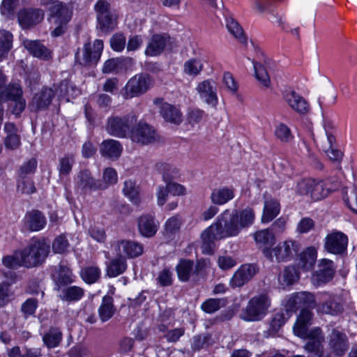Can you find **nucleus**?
I'll use <instances>...</instances> for the list:
<instances>
[{"instance_id":"1","label":"nucleus","mask_w":357,"mask_h":357,"mask_svg":"<svg viewBox=\"0 0 357 357\" xmlns=\"http://www.w3.org/2000/svg\"><path fill=\"white\" fill-rule=\"evenodd\" d=\"M255 220V211L250 207L235 210L232 213L225 210L218 216L214 223L202 233V252L212 254L215 248V241L238 236L243 229L252 225Z\"/></svg>"},{"instance_id":"2","label":"nucleus","mask_w":357,"mask_h":357,"mask_svg":"<svg viewBox=\"0 0 357 357\" xmlns=\"http://www.w3.org/2000/svg\"><path fill=\"white\" fill-rule=\"evenodd\" d=\"M50 252V246L45 238H32L27 246L20 250L23 267L31 268L41 265Z\"/></svg>"},{"instance_id":"3","label":"nucleus","mask_w":357,"mask_h":357,"mask_svg":"<svg viewBox=\"0 0 357 357\" xmlns=\"http://www.w3.org/2000/svg\"><path fill=\"white\" fill-rule=\"evenodd\" d=\"M137 120V117L132 112L123 116L112 115L107 119L106 130L109 135L115 137H130Z\"/></svg>"},{"instance_id":"4","label":"nucleus","mask_w":357,"mask_h":357,"mask_svg":"<svg viewBox=\"0 0 357 357\" xmlns=\"http://www.w3.org/2000/svg\"><path fill=\"white\" fill-rule=\"evenodd\" d=\"M271 300L267 294H261L252 297L243 310L240 317L246 321H258L267 314Z\"/></svg>"},{"instance_id":"5","label":"nucleus","mask_w":357,"mask_h":357,"mask_svg":"<svg viewBox=\"0 0 357 357\" xmlns=\"http://www.w3.org/2000/svg\"><path fill=\"white\" fill-rule=\"evenodd\" d=\"M300 250V244L292 240L280 243L273 249L264 248L263 254L268 260L273 261V257L278 262H287L291 261L297 255Z\"/></svg>"},{"instance_id":"6","label":"nucleus","mask_w":357,"mask_h":357,"mask_svg":"<svg viewBox=\"0 0 357 357\" xmlns=\"http://www.w3.org/2000/svg\"><path fill=\"white\" fill-rule=\"evenodd\" d=\"M50 21L54 26L52 36L57 37L64 33L67 29V24L71 19L72 12L67 6L58 2L50 8Z\"/></svg>"},{"instance_id":"7","label":"nucleus","mask_w":357,"mask_h":357,"mask_svg":"<svg viewBox=\"0 0 357 357\" xmlns=\"http://www.w3.org/2000/svg\"><path fill=\"white\" fill-rule=\"evenodd\" d=\"M153 84L154 81L149 74H137L126 85V98L138 97L149 91Z\"/></svg>"},{"instance_id":"8","label":"nucleus","mask_w":357,"mask_h":357,"mask_svg":"<svg viewBox=\"0 0 357 357\" xmlns=\"http://www.w3.org/2000/svg\"><path fill=\"white\" fill-rule=\"evenodd\" d=\"M74 185L75 189L81 194L105 190V187L100 183V180L95 178L87 169H82L76 174L74 178Z\"/></svg>"},{"instance_id":"9","label":"nucleus","mask_w":357,"mask_h":357,"mask_svg":"<svg viewBox=\"0 0 357 357\" xmlns=\"http://www.w3.org/2000/svg\"><path fill=\"white\" fill-rule=\"evenodd\" d=\"M315 296L308 291H299L291 294L285 303V310L290 312H295L298 310H312L316 308Z\"/></svg>"},{"instance_id":"10","label":"nucleus","mask_w":357,"mask_h":357,"mask_svg":"<svg viewBox=\"0 0 357 357\" xmlns=\"http://www.w3.org/2000/svg\"><path fill=\"white\" fill-rule=\"evenodd\" d=\"M330 352L335 356H343L349 348L347 335L337 328L333 327L327 337Z\"/></svg>"},{"instance_id":"11","label":"nucleus","mask_w":357,"mask_h":357,"mask_svg":"<svg viewBox=\"0 0 357 357\" xmlns=\"http://www.w3.org/2000/svg\"><path fill=\"white\" fill-rule=\"evenodd\" d=\"M130 138L132 142L140 145H148L153 144L158 139L156 130L150 125L139 122L134 126Z\"/></svg>"},{"instance_id":"12","label":"nucleus","mask_w":357,"mask_h":357,"mask_svg":"<svg viewBox=\"0 0 357 357\" xmlns=\"http://www.w3.org/2000/svg\"><path fill=\"white\" fill-rule=\"evenodd\" d=\"M321 296V301L316 307L319 314L337 316L343 312V303L339 296L327 294H324Z\"/></svg>"},{"instance_id":"13","label":"nucleus","mask_w":357,"mask_h":357,"mask_svg":"<svg viewBox=\"0 0 357 357\" xmlns=\"http://www.w3.org/2000/svg\"><path fill=\"white\" fill-rule=\"evenodd\" d=\"M347 245L348 237L342 231H333L325 238V250L333 255H343L347 251Z\"/></svg>"},{"instance_id":"14","label":"nucleus","mask_w":357,"mask_h":357,"mask_svg":"<svg viewBox=\"0 0 357 357\" xmlns=\"http://www.w3.org/2000/svg\"><path fill=\"white\" fill-rule=\"evenodd\" d=\"M305 338L307 339L304 347L307 351L314 354L317 357H331L328 354L324 351V336L320 328H315L310 331Z\"/></svg>"},{"instance_id":"15","label":"nucleus","mask_w":357,"mask_h":357,"mask_svg":"<svg viewBox=\"0 0 357 357\" xmlns=\"http://www.w3.org/2000/svg\"><path fill=\"white\" fill-rule=\"evenodd\" d=\"M259 272V266L256 264H245L241 265L234 273L229 281L232 288L241 287Z\"/></svg>"},{"instance_id":"16","label":"nucleus","mask_w":357,"mask_h":357,"mask_svg":"<svg viewBox=\"0 0 357 357\" xmlns=\"http://www.w3.org/2000/svg\"><path fill=\"white\" fill-rule=\"evenodd\" d=\"M17 17L20 26L23 29H28L43 20L44 12L40 8H24L18 11Z\"/></svg>"},{"instance_id":"17","label":"nucleus","mask_w":357,"mask_h":357,"mask_svg":"<svg viewBox=\"0 0 357 357\" xmlns=\"http://www.w3.org/2000/svg\"><path fill=\"white\" fill-rule=\"evenodd\" d=\"M103 47V41L100 39L95 40L93 45L91 43H85L79 63L83 66L96 65L101 56Z\"/></svg>"},{"instance_id":"18","label":"nucleus","mask_w":357,"mask_h":357,"mask_svg":"<svg viewBox=\"0 0 357 357\" xmlns=\"http://www.w3.org/2000/svg\"><path fill=\"white\" fill-rule=\"evenodd\" d=\"M54 96V91L52 89L46 86L43 87L40 91L33 95L29 105L30 110L38 112L47 109L52 103Z\"/></svg>"},{"instance_id":"19","label":"nucleus","mask_w":357,"mask_h":357,"mask_svg":"<svg viewBox=\"0 0 357 357\" xmlns=\"http://www.w3.org/2000/svg\"><path fill=\"white\" fill-rule=\"evenodd\" d=\"M153 102L159 107V112L166 121L175 125L181 123L183 115L178 107L167 102H164L161 98L155 99Z\"/></svg>"},{"instance_id":"20","label":"nucleus","mask_w":357,"mask_h":357,"mask_svg":"<svg viewBox=\"0 0 357 357\" xmlns=\"http://www.w3.org/2000/svg\"><path fill=\"white\" fill-rule=\"evenodd\" d=\"M196 90L200 98L207 105L215 107L218 102L217 89L214 82L206 79L198 84Z\"/></svg>"},{"instance_id":"21","label":"nucleus","mask_w":357,"mask_h":357,"mask_svg":"<svg viewBox=\"0 0 357 357\" xmlns=\"http://www.w3.org/2000/svg\"><path fill=\"white\" fill-rule=\"evenodd\" d=\"M312 310L303 309L301 310L293 328L294 334L301 338L305 337L309 333L308 328L312 323Z\"/></svg>"},{"instance_id":"22","label":"nucleus","mask_w":357,"mask_h":357,"mask_svg":"<svg viewBox=\"0 0 357 357\" xmlns=\"http://www.w3.org/2000/svg\"><path fill=\"white\" fill-rule=\"evenodd\" d=\"M3 131L6 134L4 137L6 149L10 150L18 149L21 144V137L16 125L12 122H6L4 124Z\"/></svg>"},{"instance_id":"23","label":"nucleus","mask_w":357,"mask_h":357,"mask_svg":"<svg viewBox=\"0 0 357 357\" xmlns=\"http://www.w3.org/2000/svg\"><path fill=\"white\" fill-rule=\"evenodd\" d=\"M158 222L150 214L141 215L138 219V229L140 234L146 238H151L157 233Z\"/></svg>"},{"instance_id":"24","label":"nucleus","mask_w":357,"mask_h":357,"mask_svg":"<svg viewBox=\"0 0 357 357\" xmlns=\"http://www.w3.org/2000/svg\"><path fill=\"white\" fill-rule=\"evenodd\" d=\"M24 47L33 56L48 61L52 58L51 51L40 40H24Z\"/></svg>"},{"instance_id":"25","label":"nucleus","mask_w":357,"mask_h":357,"mask_svg":"<svg viewBox=\"0 0 357 357\" xmlns=\"http://www.w3.org/2000/svg\"><path fill=\"white\" fill-rule=\"evenodd\" d=\"M22 89L18 83H10L3 89L2 91V96L0 97V125L2 123L3 116V107L1 105V102L3 101L16 99L22 96ZM1 151L2 146L0 144V153H1Z\"/></svg>"},{"instance_id":"26","label":"nucleus","mask_w":357,"mask_h":357,"mask_svg":"<svg viewBox=\"0 0 357 357\" xmlns=\"http://www.w3.org/2000/svg\"><path fill=\"white\" fill-rule=\"evenodd\" d=\"M116 248L119 253L122 256L126 255L128 258H135L143 253V245L139 243L123 240L117 241Z\"/></svg>"},{"instance_id":"27","label":"nucleus","mask_w":357,"mask_h":357,"mask_svg":"<svg viewBox=\"0 0 357 357\" xmlns=\"http://www.w3.org/2000/svg\"><path fill=\"white\" fill-rule=\"evenodd\" d=\"M123 147L121 144L115 139L104 140L100 147V152L103 157L112 160H117L121 155Z\"/></svg>"},{"instance_id":"28","label":"nucleus","mask_w":357,"mask_h":357,"mask_svg":"<svg viewBox=\"0 0 357 357\" xmlns=\"http://www.w3.org/2000/svg\"><path fill=\"white\" fill-rule=\"evenodd\" d=\"M169 40L170 37L167 35H153L146 49V54L151 56H155L160 54L165 50Z\"/></svg>"},{"instance_id":"29","label":"nucleus","mask_w":357,"mask_h":357,"mask_svg":"<svg viewBox=\"0 0 357 357\" xmlns=\"http://www.w3.org/2000/svg\"><path fill=\"white\" fill-rule=\"evenodd\" d=\"M284 99L288 105L299 114H305L309 110L307 102L294 91L287 93Z\"/></svg>"},{"instance_id":"30","label":"nucleus","mask_w":357,"mask_h":357,"mask_svg":"<svg viewBox=\"0 0 357 357\" xmlns=\"http://www.w3.org/2000/svg\"><path fill=\"white\" fill-rule=\"evenodd\" d=\"M25 223L32 231H38L43 229L46 225L45 215L38 210H32L26 213Z\"/></svg>"},{"instance_id":"31","label":"nucleus","mask_w":357,"mask_h":357,"mask_svg":"<svg viewBox=\"0 0 357 357\" xmlns=\"http://www.w3.org/2000/svg\"><path fill=\"white\" fill-rule=\"evenodd\" d=\"M280 211V204L276 199L265 196L261 222L268 223L272 221Z\"/></svg>"},{"instance_id":"32","label":"nucleus","mask_w":357,"mask_h":357,"mask_svg":"<svg viewBox=\"0 0 357 357\" xmlns=\"http://www.w3.org/2000/svg\"><path fill=\"white\" fill-rule=\"evenodd\" d=\"M126 258L118 252L117 257L112 259L106 265V274L109 278H115L123 274L127 269Z\"/></svg>"},{"instance_id":"33","label":"nucleus","mask_w":357,"mask_h":357,"mask_svg":"<svg viewBox=\"0 0 357 357\" xmlns=\"http://www.w3.org/2000/svg\"><path fill=\"white\" fill-rule=\"evenodd\" d=\"M335 274L333 261L323 259L319 264V270L316 272L315 277L320 283H326L330 281Z\"/></svg>"},{"instance_id":"34","label":"nucleus","mask_w":357,"mask_h":357,"mask_svg":"<svg viewBox=\"0 0 357 357\" xmlns=\"http://www.w3.org/2000/svg\"><path fill=\"white\" fill-rule=\"evenodd\" d=\"M54 93L60 98H66L68 101L70 98H74L79 93L78 89L70 80L63 79L59 84L54 85Z\"/></svg>"},{"instance_id":"35","label":"nucleus","mask_w":357,"mask_h":357,"mask_svg":"<svg viewBox=\"0 0 357 357\" xmlns=\"http://www.w3.org/2000/svg\"><path fill=\"white\" fill-rule=\"evenodd\" d=\"M234 197V189L232 187L215 188L211 194V202L217 205H222Z\"/></svg>"},{"instance_id":"36","label":"nucleus","mask_w":357,"mask_h":357,"mask_svg":"<svg viewBox=\"0 0 357 357\" xmlns=\"http://www.w3.org/2000/svg\"><path fill=\"white\" fill-rule=\"evenodd\" d=\"M334 189L331 186L328 180L313 179L310 197L314 201L321 199L326 197Z\"/></svg>"},{"instance_id":"37","label":"nucleus","mask_w":357,"mask_h":357,"mask_svg":"<svg viewBox=\"0 0 357 357\" xmlns=\"http://www.w3.org/2000/svg\"><path fill=\"white\" fill-rule=\"evenodd\" d=\"M317 251L314 247H308L299 255L298 265L304 271H307L314 266Z\"/></svg>"},{"instance_id":"38","label":"nucleus","mask_w":357,"mask_h":357,"mask_svg":"<svg viewBox=\"0 0 357 357\" xmlns=\"http://www.w3.org/2000/svg\"><path fill=\"white\" fill-rule=\"evenodd\" d=\"M75 164V155L73 153H66L58 160L57 170L60 178L68 176Z\"/></svg>"},{"instance_id":"39","label":"nucleus","mask_w":357,"mask_h":357,"mask_svg":"<svg viewBox=\"0 0 357 357\" xmlns=\"http://www.w3.org/2000/svg\"><path fill=\"white\" fill-rule=\"evenodd\" d=\"M116 308L114 305V299L109 295L104 296L102 303L98 309L99 317L102 322H105L110 319L114 312Z\"/></svg>"},{"instance_id":"40","label":"nucleus","mask_w":357,"mask_h":357,"mask_svg":"<svg viewBox=\"0 0 357 357\" xmlns=\"http://www.w3.org/2000/svg\"><path fill=\"white\" fill-rule=\"evenodd\" d=\"M300 278V273L295 266L290 265L284 268L282 273L279 275L278 280L283 287L291 286L296 282Z\"/></svg>"},{"instance_id":"41","label":"nucleus","mask_w":357,"mask_h":357,"mask_svg":"<svg viewBox=\"0 0 357 357\" xmlns=\"http://www.w3.org/2000/svg\"><path fill=\"white\" fill-rule=\"evenodd\" d=\"M178 278L181 282L189 281L194 273V262L190 259H181L176 266Z\"/></svg>"},{"instance_id":"42","label":"nucleus","mask_w":357,"mask_h":357,"mask_svg":"<svg viewBox=\"0 0 357 357\" xmlns=\"http://www.w3.org/2000/svg\"><path fill=\"white\" fill-rule=\"evenodd\" d=\"M63 339V333L60 328L51 327L43 335V342L48 349H53L58 347Z\"/></svg>"},{"instance_id":"43","label":"nucleus","mask_w":357,"mask_h":357,"mask_svg":"<svg viewBox=\"0 0 357 357\" xmlns=\"http://www.w3.org/2000/svg\"><path fill=\"white\" fill-rule=\"evenodd\" d=\"M74 275L72 271L66 266H60L57 275L54 278L55 289L59 290L61 287L68 285L74 282Z\"/></svg>"},{"instance_id":"44","label":"nucleus","mask_w":357,"mask_h":357,"mask_svg":"<svg viewBox=\"0 0 357 357\" xmlns=\"http://www.w3.org/2000/svg\"><path fill=\"white\" fill-rule=\"evenodd\" d=\"M13 34L5 29L0 30V61L7 57L13 47Z\"/></svg>"},{"instance_id":"45","label":"nucleus","mask_w":357,"mask_h":357,"mask_svg":"<svg viewBox=\"0 0 357 357\" xmlns=\"http://www.w3.org/2000/svg\"><path fill=\"white\" fill-rule=\"evenodd\" d=\"M227 304V299L220 298H208L201 305V309L207 314H213L220 308L224 307Z\"/></svg>"},{"instance_id":"46","label":"nucleus","mask_w":357,"mask_h":357,"mask_svg":"<svg viewBox=\"0 0 357 357\" xmlns=\"http://www.w3.org/2000/svg\"><path fill=\"white\" fill-rule=\"evenodd\" d=\"M255 240L259 246H264V248H270L275 243L274 234L269 229L257 231L254 234Z\"/></svg>"},{"instance_id":"47","label":"nucleus","mask_w":357,"mask_h":357,"mask_svg":"<svg viewBox=\"0 0 357 357\" xmlns=\"http://www.w3.org/2000/svg\"><path fill=\"white\" fill-rule=\"evenodd\" d=\"M123 192L134 204L140 203L139 187L134 181L127 180L124 182Z\"/></svg>"},{"instance_id":"48","label":"nucleus","mask_w":357,"mask_h":357,"mask_svg":"<svg viewBox=\"0 0 357 357\" xmlns=\"http://www.w3.org/2000/svg\"><path fill=\"white\" fill-rule=\"evenodd\" d=\"M101 271L97 266H87L81 269L80 276L87 284H93L100 278Z\"/></svg>"},{"instance_id":"49","label":"nucleus","mask_w":357,"mask_h":357,"mask_svg":"<svg viewBox=\"0 0 357 357\" xmlns=\"http://www.w3.org/2000/svg\"><path fill=\"white\" fill-rule=\"evenodd\" d=\"M100 29L103 31L113 30L116 24V16L112 11L97 17Z\"/></svg>"},{"instance_id":"50","label":"nucleus","mask_w":357,"mask_h":357,"mask_svg":"<svg viewBox=\"0 0 357 357\" xmlns=\"http://www.w3.org/2000/svg\"><path fill=\"white\" fill-rule=\"evenodd\" d=\"M226 27L229 32L238 39L240 42L244 43L245 41L242 27L232 17H226Z\"/></svg>"},{"instance_id":"51","label":"nucleus","mask_w":357,"mask_h":357,"mask_svg":"<svg viewBox=\"0 0 357 357\" xmlns=\"http://www.w3.org/2000/svg\"><path fill=\"white\" fill-rule=\"evenodd\" d=\"M61 298L67 301H76L80 300L84 294V290L77 286H71L64 289Z\"/></svg>"},{"instance_id":"52","label":"nucleus","mask_w":357,"mask_h":357,"mask_svg":"<svg viewBox=\"0 0 357 357\" xmlns=\"http://www.w3.org/2000/svg\"><path fill=\"white\" fill-rule=\"evenodd\" d=\"M203 66L201 60L190 59L184 63L183 72L188 75L195 77L203 70Z\"/></svg>"},{"instance_id":"53","label":"nucleus","mask_w":357,"mask_h":357,"mask_svg":"<svg viewBox=\"0 0 357 357\" xmlns=\"http://www.w3.org/2000/svg\"><path fill=\"white\" fill-rule=\"evenodd\" d=\"M253 65L256 79L262 86L268 88L271 84V80L265 67L262 64L254 61Z\"/></svg>"},{"instance_id":"54","label":"nucleus","mask_w":357,"mask_h":357,"mask_svg":"<svg viewBox=\"0 0 357 357\" xmlns=\"http://www.w3.org/2000/svg\"><path fill=\"white\" fill-rule=\"evenodd\" d=\"M17 190L21 193L26 195H31L36 192L34 182L29 177H17Z\"/></svg>"},{"instance_id":"55","label":"nucleus","mask_w":357,"mask_h":357,"mask_svg":"<svg viewBox=\"0 0 357 357\" xmlns=\"http://www.w3.org/2000/svg\"><path fill=\"white\" fill-rule=\"evenodd\" d=\"M289 312V311L286 310L285 313L280 312L275 314L271 321L270 330L273 333L278 332L291 316Z\"/></svg>"},{"instance_id":"56","label":"nucleus","mask_w":357,"mask_h":357,"mask_svg":"<svg viewBox=\"0 0 357 357\" xmlns=\"http://www.w3.org/2000/svg\"><path fill=\"white\" fill-rule=\"evenodd\" d=\"M211 335L210 334H202L194 336L192 339L191 348L193 351H199L210 345Z\"/></svg>"},{"instance_id":"57","label":"nucleus","mask_w":357,"mask_h":357,"mask_svg":"<svg viewBox=\"0 0 357 357\" xmlns=\"http://www.w3.org/2000/svg\"><path fill=\"white\" fill-rule=\"evenodd\" d=\"M37 167V160L31 158L22 165L17 172V177H29V175L34 174Z\"/></svg>"},{"instance_id":"58","label":"nucleus","mask_w":357,"mask_h":357,"mask_svg":"<svg viewBox=\"0 0 357 357\" xmlns=\"http://www.w3.org/2000/svg\"><path fill=\"white\" fill-rule=\"evenodd\" d=\"M206 114L205 112L199 108H189L186 114V119L189 124L195 126L202 121Z\"/></svg>"},{"instance_id":"59","label":"nucleus","mask_w":357,"mask_h":357,"mask_svg":"<svg viewBox=\"0 0 357 357\" xmlns=\"http://www.w3.org/2000/svg\"><path fill=\"white\" fill-rule=\"evenodd\" d=\"M8 110L16 116H20L26 107V100L23 96L8 100Z\"/></svg>"},{"instance_id":"60","label":"nucleus","mask_w":357,"mask_h":357,"mask_svg":"<svg viewBox=\"0 0 357 357\" xmlns=\"http://www.w3.org/2000/svg\"><path fill=\"white\" fill-rule=\"evenodd\" d=\"M38 300L34 298L26 299L21 305V312L25 319L35 314L38 307Z\"/></svg>"},{"instance_id":"61","label":"nucleus","mask_w":357,"mask_h":357,"mask_svg":"<svg viewBox=\"0 0 357 357\" xmlns=\"http://www.w3.org/2000/svg\"><path fill=\"white\" fill-rule=\"evenodd\" d=\"M275 135L284 143L289 142L294 138L290 129L284 123H280L275 128Z\"/></svg>"},{"instance_id":"62","label":"nucleus","mask_w":357,"mask_h":357,"mask_svg":"<svg viewBox=\"0 0 357 357\" xmlns=\"http://www.w3.org/2000/svg\"><path fill=\"white\" fill-rule=\"evenodd\" d=\"M181 225V218L178 215H175L169 218L165 225V230L167 235L172 236L180 229Z\"/></svg>"},{"instance_id":"63","label":"nucleus","mask_w":357,"mask_h":357,"mask_svg":"<svg viewBox=\"0 0 357 357\" xmlns=\"http://www.w3.org/2000/svg\"><path fill=\"white\" fill-rule=\"evenodd\" d=\"M19 0H3L0 10L1 13L6 17L13 16L17 6Z\"/></svg>"},{"instance_id":"64","label":"nucleus","mask_w":357,"mask_h":357,"mask_svg":"<svg viewBox=\"0 0 357 357\" xmlns=\"http://www.w3.org/2000/svg\"><path fill=\"white\" fill-rule=\"evenodd\" d=\"M343 199L347 206L354 212L357 213V188H354L350 193L347 195V192L343 190Z\"/></svg>"}]
</instances>
